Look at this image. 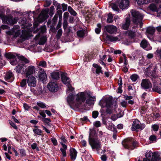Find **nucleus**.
Wrapping results in <instances>:
<instances>
[{
    "label": "nucleus",
    "mask_w": 161,
    "mask_h": 161,
    "mask_svg": "<svg viewBox=\"0 0 161 161\" xmlns=\"http://www.w3.org/2000/svg\"><path fill=\"white\" fill-rule=\"evenodd\" d=\"M39 66L42 67H46L47 66L46 62L44 61H41L39 62Z\"/></svg>",
    "instance_id": "47"
},
{
    "label": "nucleus",
    "mask_w": 161,
    "mask_h": 161,
    "mask_svg": "<svg viewBox=\"0 0 161 161\" xmlns=\"http://www.w3.org/2000/svg\"><path fill=\"white\" fill-rule=\"evenodd\" d=\"M98 112L97 111H94L92 112V116L94 118H96L98 116Z\"/></svg>",
    "instance_id": "55"
},
{
    "label": "nucleus",
    "mask_w": 161,
    "mask_h": 161,
    "mask_svg": "<svg viewBox=\"0 0 161 161\" xmlns=\"http://www.w3.org/2000/svg\"><path fill=\"white\" fill-rule=\"evenodd\" d=\"M35 70V67L33 66H30L28 67L25 69V74L26 75L27 77L28 76L32 74Z\"/></svg>",
    "instance_id": "20"
},
{
    "label": "nucleus",
    "mask_w": 161,
    "mask_h": 161,
    "mask_svg": "<svg viewBox=\"0 0 161 161\" xmlns=\"http://www.w3.org/2000/svg\"><path fill=\"white\" fill-rule=\"evenodd\" d=\"M62 30L61 28L58 30L57 34L56 35V37L57 39H59L60 38L62 35Z\"/></svg>",
    "instance_id": "41"
},
{
    "label": "nucleus",
    "mask_w": 161,
    "mask_h": 161,
    "mask_svg": "<svg viewBox=\"0 0 161 161\" xmlns=\"http://www.w3.org/2000/svg\"><path fill=\"white\" fill-rule=\"evenodd\" d=\"M149 140L150 143H153L154 141H155L156 140V136L154 135L151 136L149 138Z\"/></svg>",
    "instance_id": "48"
},
{
    "label": "nucleus",
    "mask_w": 161,
    "mask_h": 161,
    "mask_svg": "<svg viewBox=\"0 0 161 161\" xmlns=\"http://www.w3.org/2000/svg\"><path fill=\"white\" fill-rule=\"evenodd\" d=\"M130 19L129 17L126 18L125 22L122 24V27L125 30H127L129 28L130 25Z\"/></svg>",
    "instance_id": "24"
},
{
    "label": "nucleus",
    "mask_w": 161,
    "mask_h": 161,
    "mask_svg": "<svg viewBox=\"0 0 161 161\" xmlns=\"http://www.w3.org/2000/svg\"><path fill=\"white\" fill-rule=\"evenodd\" d=\"M138 5L147 4L150 2V0H136Z\"/></svg>",
    "instance_id": "31"
},
{
    "label": "nucleus",
    "mask_w": 161,
    "mask_h": 161,
    "mask_svg": "<svg viewBox=\"0 0 161 161\" xmlns=\"http://www.w3.org/2000/svg\"><path fill=\"white\" fill-rule=\"evenodd\" d=\"M36 78L32 75L29 76L27 79V83L30 86H35L36 85Z\"/></svg>",
    "instance_id": "16"
},
{
    "label": "nucleus",
    "mask_w": 161,
    "mask_h": 161,
    "mask_svg": "<svg viewBox=\"0 0 161 161\" xmlns=\"http://www.w3.org/2000/svg\"><path fill=\"white\" fill-rule=\"evenodd\" d=\"M23 107L26 110H29L31 108V106L26 103H24L23 104Z\"/></svg>",
    "instance_id": "56"
},
{
    "label": "nucleus",
    "mask_w": 161,
    "mask_h": 161,
    "mask_svg": "<svg viewBox=\"0 0 161 161\" xmlns=\"http://www.w3.org/2000/svg\"><path fill=\"white\" fill-rule=\"evenodd\" d=\"M48 10H42L39 15V18L42 16L43 18V19H44L48 16Z\"/></svg>",
    "instance_id": "29"
},
{
    "label": "nucleus",
    "mask_w": 161,
    "mask_h": 161,
    "mask_svg": "<svg viewBox=\"0 0 161 161\" xmlns=\"http://www.w3.org/2000/svg\"><path fill=\"white\" fill-rule=\"evenodd\" d=\"M121 105L123 107L126 108L127 106V102L125 100H123L120 103Z\"/></svg>",
    "instance_id": "57"
},
{
    "label": "nucleus",
    "mask_w": 161,
    "mask_h": 161,
    "mask_svg": "<svg viewBox=\"0 0 161 161\" xmlns=\"http://www.w3.org/2000/svg\"><path fill=\"white\" fill-rule=\"evenodd\" d=\"M33 131L34 133L36 134L34 136H35L36 135L39 136H41L42 133V131L41 130L37 128L33 129Z\"/></svg>",
    "instance_id": "36"
},
{
    "label": "nucleus",
    "mask_w": 161,
    "mask_h": 161,
    "mask_svg": "<svg viewBox=\"0 0 161 161\" xmlns=\"http://www.w3.org/2000/svg\"><path fill=\"white\" fill-rule=\"evenodd\" d=\"M85 31L83 30L78 31L77 32V36L80 37H83L85 34Z\"/></svg>",
    "instance_id": "37"
},
{
    "label": "nucleus",
    "mask_w": 161,
    "mask_h": 161,
    "mask_svg": "<svg viewBox=\"0 0 161 161\" xmlns=\"http://www.w3.org/2000/svg\"><path fill=\"white\" fill-rule=\"evenodd\" d=\"M97 26L98 28H97L95 29V31L97 34H99L101 31L102 26L101 25L100 23L98 24Z\"/></svg>",
    "instance_id": "42"
},
{
    "label": "nucleus",
    "mask_w": 161,
    "mask_h": 161,
    "mask_svg": "<svg viewBox=\"0 0 161 161\" xmlns=\"http://www.w3.org/2000/svg\"><path fill=\"white\" fill-rule=\"evenodd\" d=\"M131 13L132 22L134 24L136 25L139 24L140 27H142V20L143 18V15L139 12L134 10H132Z\"/></svg>",
    "instance_id": "5"
},
{
    "label": "nucleus",
    "mask_w": 161,
    "mask_h": 161,
    "mask_svg": "<svg viewBox=\"0 0 161 161\" xmlns=\"http://www.w3.org/2000/svg\"><path fill=\"white\" fill-rule=\"evenodd\" d=\"M47 87L50 91L53 92L57 91L58 89V86L55 82H49L47 86Z\"/></svg>",
    "instance_id": "15"
},
{
    "label": "nucleus",
    "mask_w": 161,
    "mask_h": 161,
    "mask_svg": "<svg viewBox=\"0 0 161 161\" xmlns=\"http://www.w3.org/2000/svg\"><path fill=\"white\" fill-rule=\"evenodd\" d=\"M112 9L114 11H118L119 12V9L117 7V6L114 3L112 4Z\"/></svg>",
    "instance_id": "50"
},
{
    "label": "nucleus",
    "mask_w": 161,
    "mask_h": 161,
    "mask_svg": "<svg viewBox=\"0 0 161 161\" xmlns=\"http://www.w3.org/2000/svg\"><path fill=\"white\" fill-rule=\"evenodd\" d=\"M37 105L42 108H45L46 107V104L42 102H37Z\"/></svg>",
    "instance_id": "45"
},
{
    "label": "nucleus",
    "mask_w": 161,
    "mask_h": 161,
    "mask_svg": "<svg viewBox=\"0 0 161 161\" xmlns=\"http://www.w3.org/2000/svg\"><path fill=\"white\" fill-rule=\"evenodd\" d=\"M20 153L22 157H24L26 156V153L25 150L23 149H19Z\"/></svg>",
    "instance_id": "51"
},
{
    "label": "nucleus",
    "mask_w": 161,
    "mask_h": 161,
    "mask_svg": "<svg viewBox=\"0 0 161 161\" xmlns=\"http://www.w3.org/2000/svg\"><path fill=\"white\" fill-rule=\"evenodd\" d=\"M5 56L6 58L10 59H12L14 57V56L10 53H7L5 54Z\"/></svg>",
    "instance_id": "44"
},
{
    "label": "nucleus",
    "mask_w": 161,
    "mask_h": 161,
    "mask_svg": "<svg viewBox=\"0 0 161 161\" xmlns=\"http://www.w3.org/2000/svg\"><path fill=\"white\" fill-rule=\"evenodd\" d=\"M43 121L48 125H50L49 122H51V119L48 118H44Z\"/></svg>",
    "instance_id": "52"
},
{
    "label": "nucleus",
    "mask_w": 161,
    "mask_h": 161,
    "mask_svg": "<svg viewBox=\"0 0 161 161\" xmlns=\"http://www.w3.org/2000/svg\"><path fill=\"white\" fill-rule=\"evenodd\" d=\"M89 142L92 149L99 150L101 148V142L97 138L95 131H90L89 136Z\"/></svg>",
    "instance_id": "3"
},
{
    "label": "nucleus",
    "mask_w": 161,
    "mask_h": 161,
    "mask_svg": "<svg viewBox=\"0 0 161 161\" xmlns=\"http://www.w3.org/2000/svg\"><path fill=\"white\" fill-rule=\"evenodd\" d=\"M23 62H24L25 64H27L29 63L30 61L27 59L22 56H18L17 58L14 57L10 60V64L13 65L18 64L20 63H22Z\"/></svg>",
    "instance_id": "7"
},
{
    "label": "nucleus",
    "mask_w": 161,
    "mask_h": 161,
    "mask_svg": "<svg viewBox=\"0 0 161 161\" xmlns=\"http://www.w3.org/2000/svg\"><path fill=\"white\" fill-rule=\"evenodd\" d=\"M20 33V27L18 25H16L13 27V29L7 32L9 35H14V37H17Z\"/></svg>",
    "instance_id": "11"
},
{
    "label": "nucleus",
    "mask_w": 161,
    "mask_h": 161,
    "mask_svg": "<svg viewBox=\"0 0 161 161\" xmlns=\"http://www.w3.org/2000/svg\"><path fill=\"white\" fill-rule=\"evenodd\" d=\"M147 9L153 12H156L157 14V16L159 17H161V7L160 5L152 3L149 5Z\"/></svg>",
    "instance_id": "8"
},
{
    "label": "nucleus",
    "mask_w": 161,
    "mask_h": 161,
    "mask_svg": "<svg viewBox=\"0 0 161 161\" xmlns=\"http://www.w3.org/2000/svg\"><path fill=\"white\" fill-rule=\"evenodd\" d=\"M94 125L95 127H98L101 126V124L99 121H97L94 123Z\"/></svg>",
    "instance_id": "60"
},
{
    "label": "nucleus",
    "mask_w": 161,
    "mask_h": 161,
    "mask_svg": "<svg viewBox=\"0 0 161 161\" xmlns=\"http://www.w3.org/2000/svg\"><path fill=\"white\" fill-rule=\"evenodd\" d=\"M9 123L10 124L11 126H12L13 128L15 129H17V127L16 125L13 123L11 121H9Z\"/></svg>",
    "instance_id": "61"
},
{
    "label": "nucleus",
    "mask_w": 161,
    "mask_h": 161,
    "mask_svg": "<svg viewBox=\"0 0 161 161\" xmlns=\"http://www.w3.org/2000/svg\"><path fill=\"white\" fill-rule=\"evenodd\" d=\"M93 66L96 69L95 72L96 74L99 75L100 73H102L101 67L97 64H93Z\"/></svg>",
    "instance_id": "28"
},
{
    "label": "nucleus",
    "mask_w": 161,
    "mask_h": 161,
    "mask_svg": "<svg viewBox=\"0 0 161 161\" xmlns=\"http://www.w3.org/2000/svg\"><path fill=\"white\" fill-rule=\"evenodd\" d=\"M70 158L72 160H75L76 157L77 152L74 148H71L69 150Z\"/></svg>",
    "instance_id": "23"
},
{
    "label": "nucleus",
    "mask_w": 161,
    "mask_h": 161,
    "mask_svg": "<svg viewBox=\"0 0 161 161\" xmlns=\"http://www.w3.org/2000/svg\"><path fill=\"white\" fill-rule=\"evenodd\" d=\"M138 142L133 138H128L125 140L123 144L124 147L126 149L132 150L136 147Z\"/></svg>",
    "instance_id": "6"
},
{
    "label": "nucleus",
    "mask_w": 161,
    "mask_h": 161,
    "mask_svg": "<svg viewBox=\"0 0 161 161\" xmlns=\"http://www.w3.org/2000/svg\"><path fill=\"white\" fill-rule=\"evenodd\" d=\"M4 78L6 81L11 82L13 81L14 77L13 73L10 71H9L6 73Z\"/></svg>",
    "instance_id": "21"
},
{
    "label": "nucleus",
    "mask_w": 161,
    "mask_h": 161,
    "mask_svg": "<svg viewBox=\"0 0 161 161\" xmlns=\"http://www.w3.org/2000/svg\"><path fill=\"white\" fill-rule=\"evenodd\" d=\"M47 41V37L45 36H42L39 41V44L40 45H43Z\"/></svg>",
    "instance_id": "34"
},
{
    "label": "nucleus",
    "mask_w": 161,
    "mask_h": 161,
    "mask_svg": "<svg viewBox=\"0 0 161 161\" xmlns=\"http://www.w3.org/2000/svg\"><path fill=\"white\" fill-rule=\"evenodd\" d=\"M25 64L24 63V62L22 63H19L15 69H16V72L18 73H25V70H24V67Z\"/></svg>",
    "instance_id": "19"
},
{
    "label": "nucleus",
    "mask_w": 161,
    "mask_h": 161,
    "mask_svg": "<svg viewBox=\"0 0 161 161\" xmlns=\"http://www.w3.org/2000/svg\"><path fill=\"white\" fill-rule=\"evenodd\" d=\"M153 130L155 131H157L158 129L159 126L157 125L154 124L152 126Z\"/></svg>",
    "instance_id": "58"
},
{
    "label": "nucleus",
    "mask_w": 161,
    "mask_h": 161,
    "mask_svg": "<svg viewBox=\"0 0 161 161\" xmlns=\"http://www.w3.org/2000/svg\"><path fill=\"white\" fill-rule=\"evenodd\" d=\"M31 147L33 149H36L37 150H38L39 148L37 147V145L36 143H34L33 144L31 145Z\"/></svg>",
    "instance_id": "62"
},
{
    "label": "nucleus",
    "mask_w": 161,
    "mask_h": 161,
    "mask_svg": "<svg viewBox=\"0 0 161 161\" xmlns=\"http://www.w3.org/2000/svg\"><path fill=\"white\" fill-rule=\"evenodd\" d=\"M108 17L107 19V22L110 23L113 22V16L111 13H109L108 15Z\"/></svg>",
    "instance_id": "40"
},
{
    "label": "nucleus",
    "mask_w": 161,
    "mask_h": 161,
    "mask_svg": "<svg viewBox=\"0 0 161 161\" xmlns=\"http://www.w3.org/2000/svg\"><path fill=\"white\" fill-rule=\"evenodd\" d=\"M145 125L144 124H141L140 121L137 119H135L133 122V124L132 125V126L131 128L132 130L133 131L134 130L137 129H143L145 127Z\"/></svg>",
    "instance_id": "10"
},
{
    "label": "nucleus",
    "mask_w": 161,
    "mask_h": 161,
    "mask_svg": "<svg viewBox=\"0 0 161 161\" xmlns=\"http://www.w3.org/2000/svg\"><path fill=\"white\" fill-rule=\"evenodd\" d=\"M61 79L62 82L67 87V93H70L67 97V101L70 107L72 106H77L85 101L86 96L84 92L79 93L75 97L73 92L74 88L70 84V79L67 76L66 74L62 73L61 74Z\"/></svg>",
    "instance_id": "1"
},
{
    "label": "nucleus",
    "mask_w": 161,
    "mask_h": 161,
    "mask_svg": "<svg viewBox=\"0 0 161 161\" xmlns=\"http://www.w3.org/2000/svg\"><path fill=\"white\" fill-rule=\"evenodd\" d=\"M46 27L45 25L42 26L40 29V32L42 33L46 32Z\"/></svg>",
    "instance_id": "59"
},
{
    "label": "nucleus",
    "mask_w": 161,
    "mask_h": 161,
    "mask_svg": "<svg viewBox=\"0 0 161 161\" xmlns=\"http://www.w3.org/2000/svg\"><path fill=\"white\" fill-rule=\"evenodd\" d=\"M141 86L142 89L147 90L152 87V84L149 79H144L142 80Z\"/></svg>",
    "instance_id": "12"
},
{
    "label": "nucleus",
    "mask_w": 161,
    "mask_h": 161,
    "mask_svg": "<svg viewBox=\"0 0 161 161\" xmlns=\"http://www.w3.org/2000/svg\"><path fill=\"white\" fill-rule=\"evenodd\" d=\"M5 17V19L4 22L11 25H13L16 24L18 19V17H14L12 14H8L6 15V17Z\"/></svg>",
    "instance_id": "9"
},
{
    "label": "nucleus",
    "mask_w": 161,
    "mask_h": 161,
    "mask_svg": "<svg viewBox=\"0 0 161 161\" xmlns=\"http://www.w3.org/2000/svg\"><path fill=\"white\" fill-rule=\"evenodd\" d=\"M136 30H134V31H133L131 30H129L125 32V34L129 38L131 39H134L135 37L136 34H138L139 35H140L139 33H136Z\"/></svg>",
    "instance_id": "17"
},
{
    "label": "nucleus",
    "mask_w": 161,
    "mask_h": 161,
    "mask_svg": "<svg viewBox=\"0 0 161 161\" xmlns=\"http://www.w3.org/2000/svg\"><path fill=\"white\" fill-rule=\"evenodd\" d=\"M139 77L138 75L136 74H133L130 76L131 80L133 82L136 81Z\"/></svg>",
    "instance_id": "39"
},
{
    "label": "nucleus",
    "mask_w": 161,
    "mask_h": 161,
    "mask_svg": "<svg viewBox=\"0 0 161 161\" xmlns=\"http://www.w3.org/2000/svg\"><path fill=\"white\" fill-rule=\"evenodd\" d=\"M68 11L72 15L74 16H75L76 15V13L71 7L69 6L68 7Z\"/></svg>",
    "instance_id": "38"
},
{
    "label": "nucleus",
    "mask_w": 161,
    "mask_h": 161,
    "mask_svg": "<svg viewBox=\"0 0 161 161\" xmlns=\"http://www.w3.org/2000/svg\"><path fill=\"white\" fill-rule=\"evenodd\" d=\"M146 158H144L143 161H161V153L159 152L149 151L146 153ZM138 161H141L139 160Z\"/></svg>",
    "instance_id": "4"
},
{
    "label": "nucleus",
    "mask_w": 161,
    "mask_h": 161,
    "mask_svg": "<svg viewBox=\"0 0 161 161\" xmlns=\"http://www.w3.org/2000/svg\"><path fill=\"white\" fill-rule=\"evenodd\" d=\"M155 29L154 27H148L147 29V36L148 37H149L150 35H152L153 34Z\"/></svg>",
    "instance_id": "27"
},
{
    "label": "nucleus",
    "mask_w": 161,
    "mask_h": 161,
    "mask_svg": "<svg viewBox=\"0 0 161 161\" xmlns=\"http://www.w3.org/2000/svg\"><path fill=\"white\" fill-rule=\"evenodd\" d=\"M6 17V15L3 14V12L1 11H0V18L2 19L3 22H4L5 19V17Z\"/></svg>",
    "instance_id": "54"
},
{
    "label": "nucleus",
    "mask_w": 161,
    "mask_h": 161,
    "mask_svg": "<svg viewBox=\"0 0 161 161\" xmlns=\"http://www.w3.org/2000/svg\"><path fill=\"white\" fill-rule=\"evenodd\" d=\"M31 91L35 95H39L42 92V89L41 88H39V89H38V92H37V91L34 88H31Z\"/></svg>",
    "instance_id": "33"
},
{
    "label": "nucleus",
    "mask_w": 161,
    "mask_h": 161,
    "mask_svg": "<svg viewBox=\"0 0 161 161\" xmlns=\"http://www.w3.org/2000/svg\"><path fill=\"white\" fill-rule=\"evenodd\" d=\"M129 1L128 0H120L119 3V7L121 9H125L129 6Z\"/></svg>",
    "instance_id": "18"
},
{
    "label": "nucleus",
    "mask_w": 161,
    "mask_h": 161,
    "mask_svg": "<svg viewBox=\"0 0 161 161\" xmlns=\"http://www.w3.org/2000/svg\"><path fill=\"white\" fill-rule=\"evenodd\" d=\"M60 144L62 145L63 148H61L60 150L62 152L63 156L65 157L66 156V150L67 148V147L66 145L63 143L62 142H60Z\"/></svg>",
    "instance_id": "26"
},
{
    "label": "nucleus",
    "mask_w": 161,
    "mask_h": 161,
    "mask_svg": "<svg viewBox=\"0 0 161 161\" xmlns=\"http://www.w3.org/2000/svg\"><path fill=\"white\" fill-rule=\"evenodd\" d=\"M68 23L67 20L64 19L63 23V27L64 30H65L68 26Z\"/></svg>",
    "instance_id": "49"
},
{
    "label": "nucleus",
    "mask_w": 161,
    "mask_h": 161,
    "mask_svg": "<svg viewBox=\"0 0 161 161\" xmlns=\"http://www.w3.org/2000/svg\"><path fill=\"white\" fill-rule=\"evenodd\" d=\"M106 38L107 41L111 42H115L119 41L120 40L118 36H114L111 35H107Z\"/></svg>",
    "instance_id": "22"
},
{
    "label": "nucleus",
    "mask_w": 161,
    "mask_h": 161,
    "mask_svg": "<svg viewBox=\"0 0 161 161\" xmlns=\"http://www.w3.org/2000/svg\"><path fill=\"white\" fill-rule=\"evenodd\" d=\"M124 98L126 100H130L133 98V97L128 96L127 95H125L124 96Z\"/></svg>",
    "instance_id": "63"
},
{
    "label": "nucleus",
    "mask_w": 161,
    "mask_h": 161,
    "mask_svg": "<svg viewBox=\"0 0 161 161\" xmlns=\"http://www.w3.org/2000/svg\"><path fill=\"white\" fill-rule=\"evenodd\" d=\"M89 98L87 99L86 101V103L90 106L94 104V102L96 101V98L95 97H91L90 95L89 96Z\"/></svg>",
    "instance_id": "25"
},
{
    "label": "nucleus",
    "mask_w": 161,
    "mask_h": 161,
    "mask_svg": "<svg viewBox=\"0 0 161 161\" xmlns=\"http://www.w3.org/2000/svg\"><path fill=\"white\" fill-rule=\"evenodd\" d=\"M99 104L102 108L104 107L105 106L106 107L107 109L106 110V112L108 114H111L113 109H115L117 107L116 102H113L112 99L109 98L102 99L99 102Z\"/></svg>",
    "instance_id": "2"
},
{
    "label": "nucleus",
    "mask_w": 161,
    "mask_h": 161,
    "mask_svg": "<svg viewBox=\"0 0 161 161\" xmlns=\"http://www.w3.org/2000/svg\"><path fill=\"white\" fill-rule=\"evenodd\" d=\"M22 35L18 40L19 42H23L25 39H27L30 36V33L27 30H23L22 31Z\"/></svg>",
    "instance_id": "13"
},
{
    "label": "nucleus",
    "mask_w": 161,
    "mask_h": 161,
    "mask_svg": "<svg viewBox=\"0 0 161 161\" xmlns=\"http://www.w3.org/2000/svg\"><path fill=\"white\" fill-rule=\"evenodd\" d=\"M39 80L41 81H43L47 78V75L45 72L42 73H40L39 75Z\"/></svg>",
    "instance_id": "35"
},
{
    "label": "nucleus",
    "mask_w": 161,
    "mask_h": 161,
    "mask_svg": "<svg viewBox=\"0 0 161 161\" xmlns=\"http://www.w3.org/2000/svg\"><path fill=\"white\" fill-rule=\"evenodd\" d=\"M26 84V79H23L21 83H20V86L22 87H25Z\"/></svg>",
    "instance_id": "53"
},
{
    "label": "nucleus",
    "mask_w": 161,
    "mask_h": 161,
    "mask_svg": "<svg viewBox=\"0 0 161 161\" xmlns=\"http://www.w3.org/2000/svg\"><path fill=\"white\" fill-rule=\"evenodd\" d=\"M39 114L43 118H45L46 117V115L45 114L44 111L41 110L39 111Z\"/></svg>",
    "instance_id": "64"
},
{
    "label": "nucleus",
    "mask_w": 161,
    "mask_h": 161,
    "mask_svg": "<svg viewBox=\"0 0 161 161\" xmlns=\"http://www.w3.org/2000/svg\"><path fill=\"white\" fill-rule=\"evenodd\" d=\"M54 12V7L53 6H51L49 8V14L51 16H52Z\"/></svg>",
    "instance_id": "43"
},
{
    "label": "nucleus",
    "mask_w": 161,
    "mask_h": 161,
    "mask_svg": "<svg viewBox=\"0 0 161 161\" xmlns=\"http://www.w3.org/2000/svg\"><path fill=\"white\" fill-rule=\"evenodd\" d=\"M104 28L108 32L111 34L115 33L117 31V30L116 26L111 25H108L105 26Z\"/></svg>",
    "instance_id": "14"
},
{
    "label": "nucleus",
    "mask_w": 161,
    "mask_h": 161,
    "mask_svg": "<svg viewBox=\"0 0 161 161\" xmlns=\"http://www.w3.org/2000/svg\"><path fill=\"white\" fill-rule=\"evenodd\" d=\"M51 76L53 79L58 80L59 78V74L57 72H53L51 73Z\"/></svg>",
    "instance_id": "32"
},
{
    "label": "nucleus",
    "mask_w": 161,
    "mask_h": 161,
    "mask_svg": "<svg viewBox=\"0 0 161 161\" xmlns=\"http://www.w3.org/2000/svg\"><path fill=\"white\" fill-rule=\"evenodd\" d=\"M157 57L161 58V50L158 49L155 52Z\"/></svg>",
    "instance_id": "46"
},
{
    "label": "nucleus",
    "mask_w": 161,
    "mask_h": 161,
    "mask_svg": "<svg viewBox=\"0 0 161 161\" xmlns=\"http://www.w3.org/2000/svg\"><path fill=\"white\" fill-rule=\"evenodd\" d=\"M148 45V42L145 39L143 40L140 43L141 46L143 48L147 49L146 48L147 47Z\"/></svg>",
    "instance_id": "30"
}]
</instances>
